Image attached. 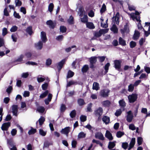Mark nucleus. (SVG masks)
Wrapping results in <instances>:
<instances>
[{
	"label": "nucleus",
	"mask_w": 150,
	"mask_h": 150,
	"mask_svg": "<svg viewBox=\"0 0 150 150\" xmlns=\"http://www.w3.org/2000/svg\"><path fill=\"white\" fill-rule=\"evenodd\" d=\"M52 97V95L51 93H49L48 95L47 98L45 100V102L46 104L48 105L49 102L50 101Z\"/></svg>",
	"instance_id": "dca6fc26"
},
{
	"label": "nucleus",
	"mask_w": 150,
	"mask_h": 150,
	"mask_svg": "<svg viewBox=\"0 0 150 150\" xmlns=\"http://www.w3.org/2000/svg\"><path fill=\"white\" fill-rule=\"evenodd\" d=\"M12 110L13 115L17 116L18 112V105H13L12 106Z\"/></svg>",
	"instance_id": "9b49d317"
},
{
	"label": "nucleus",
	"mask_w": 150,
	"mask_h": 150,
	"mask_svg": "<svg viewBox=\"0 0 150 150\" xmlns=\"http://www.w3.org/2000/svg\"><path fill=\"white\" fill-rule=\"evenodd\" d=\"M121 61L119 60H116L114 61V67L117 70L120 69L121 67Z\"/></svg>",
	"instance_id": "0eeeda50"
},
{
	"label": "nucleus",
	"mask_w": 150,
	"mask_h": 150,
	"mask_svg": "<svg viewBox=\"0 0 150 150\" xmlns=\"http://www.w3.org/2000/svg\"><path fill=\"white\" fill-rule=\"evenodd\" d=\"M145 25L149 26L148 29V32L144 30V32L145 36H148L150 34V23L146 22L145 23Z\"/></svg>",
	"instance_id": "a211bd4d"
},
{
	"label": "nucleus",
	"mask_w": 150,
	"mask_h": 150,
	"mask_svg": "<svg viewBox=\"0 0 150 150\" xmlns=\"http://www.w3.org/2000/svg\"><path fill=\"white\" fill-rule=\"evenodd\" d=\"M142 138L141 137H139L137 139V143L139 145L142 144Z\"/></svg>",
	"instance_id": "e2e57ef3"
},
{
	"label": "nucleus",
	"mask_w": 150,
	"mask_h": 150,
	"mask_svg": "<svg viewBox=\"0 0 150 150\" xmlns=\"http://www.w3.org/2000/svg\"><path fill=\"white\" fill-rule=\"evenodd\" d=\"M29 75V73L28 72L23 73L21 75L22 77L24 78H27Z\"/></svg>",
	"instance_id": "774afa93"
},
{
	"label": "nucleus",
	"mask_w": 150,
	"mask_h": 150,
	"mask_svg": "<svg viewBox=\"0 0 150 150\" xmlns=\"http://www.w3.org/2000/svg\"><path fill=\"white\" fill-rule=\"evenodd\" d=\"M119 43L120 44L123 45H125L126 44L125 41L121 37L119 39Z\"/></svg>",
	"instance_id": "79ce46f5"
},
{
	"label": "nucleus",
	"mask_w": 150,
	"mask_h": 150,
	"mask_svg": "<svg viewBox=\"0 0 150 150\" xmlns=\"http://www.w3.org/2000/svg\"><path fill=\"white\" fill-rule=\"evenodd\" d=\"M81 22L85 23L88 21V16L86 15H84L83 18H81Z\"/></svg>",
	"instance_id": "c9c22d12"
},
{
	"label": "nucleus",
	"mask_w": 150,
	"mask_h": 150,
	"mask_svg": "<svg viewBox=\"0 0 150 150\" xmlns=\"http://www.w3.org/2000/svg\"><path fill=\"white\" fill-rule=\"evenodd\" d=\"M13 15L16 18L18 19H20L21 18V16L19 13H17L16 11H14Z\"/></svg>",
	"instance_id": "338daca9"
},
{
	"label": "nucleus",
	"mask_w": 150,
	"mask_h": 150,
	"mask_svg": "<svg viewBox=\"0 0 150 150\" xmlns=\"http://www.w3.org/2000/svg\"><path fill=\"white\" fill-rule=\"evenodd\" d=\"M8 33L6 28H4L2 29V35L3 36L5 35Z\"/></svg>",
	"instance_id": "5fc2aeb1"
},
{
	"label": "nucleus",
	"mask_w": 150,
	"mask_h": 150,
	"mask_svg": "<svg viewBox=\"0 0 150 150\" xmlns=\"http://www.w3.org/2000/svg\"><path fill=\"white\" fill-rule=\"evenodd\" d=\"M52 60L50 59H48L46 61V65L47 66L50 65L52 63Z\"/></svg>",
	"instance_id": "6e6d98bb"
},
{
	"label": "nucleus",
	"mask_w": 150,
	"mask_h": 150,
	"mask_svg": "<svg viewBox=\"0 0 150 150\" xmlns=\"http://www.w3.org/2000/svg\"><path fill=\"white\" fill-rule=\"evenodd\" d=\"M119 103L120 105L121 108H124L126 106L125 103L123 99L120 100L119 101Z\"/></svg>",
	"instance_id": "cd10ccee"
},
{
	"label": "nucleus",
	"mask_w": 150,
	"mask_h": 150,
	"mask_svg": "<svg viewBox=\"0 0 150 150\" xmlns=\"http://www.w3.org/2000/svg\"><path fill=\"white\" fill-rule=\"evenodd\" d=\"M26 31L30 35H31L32 33V27H29L27 28Z\"/></svg>",
	"instance_id": "49530a36"
},
{
	"label": "nucleus",
	"mask_w": 150,
	"mask_h": 150,
	"mask_svg": "<svg viewBox=\"0 0 150 150\" xmlns=\"http://www.w3.org/2000/svg\"><path fill=\"white\" fill-rule=\"evenodd\" d=\"M137 98V95L136 93L132 94V103L136 101Z\"/></svg>",
	"instance_id": "c85d7f7f"
},
{
	"label": "nucleus",
	"mask_w": 150,
	"mask_h": 150,
	"mask_svg": "<svg viewBox=\"0 0 150 150\" xmlns=\"http://www.w3.org/2000/svg\"><path fill=\"white\" fill-rule=\"evenodd\" d=\"M11 123L7 122L4 123L1 127V129L3 131H6L8 130V127L10 126Z\"/></svg>",
	"instance_id": "20e7f679"
},
{
	"label": "nucleus",
	"mask_w": 150,
	"mask_h": 150,
	"mask_svg": "<svg viewBox=\"0 0 150 150\" xmlns=\"http://www.w3.org/2000/svg\"><path fill=\"white\" fill-rule=\"evenodd\" d=\"M86 134L83 132H81L79 133L78 135V138H84L86 136Z\"/></svg>",
	"instance_id": "e433bc0d"
},
{
	"label": "nucleus",
	"mask_w": 150,
	"mask_h": 150,
	"mask_svg": "<svg viewBox=\"0 0 150 150\" xmlns=\"http://www.w3.org/2000/svg\"><path fill=\"white\" fill-rule=\"evenodd\" d=\"M110 91L108 89H104L101 90L100 92V95L103 97H106L108 96V93Z\"/></svg>",
	"instance_id": "7ed1b4c3"
},
{
	"label": "nucleus",
	"mask_w": 150,
	"mask_h": 150,
	"mask_svg": "<svg viewBox=\"0 0 150 150\" xmlns=\"http://www.w3.org/2000/svg\"><path fill=\"white\" fill-rule=\"evenodd\" d=\"M41 38L43 42H45L47 41L46 36V34L44 32H41Z\"/></svg>",
	"instance_id": "f8f14e48"
},
{
	"label": "nucleus",
	"mask_w": 150,
	"mask_h": 150,
	"mask_svg": "<svg viewBox=\"0 0 150 150\" xmlns=\"http://www.w3.org/2000/svg\"><path fill=\"white\" fill-rule=\"evenodd\" d=\"M76 111L75 110H72L70 113V117L73 118L75 117L76 115Z\"/></svg>",
	"instance_id": "37998d69"
},
{
	"label": "nucleus",
	"mask_w": 150,
	"mask_h": 150,
	"mask_svg": "<svg viewBox=\"0 0 150 150\" xmlns=\"http://www.w3.org/2000/svg\"><path fill=\"white\" fill-rule=\"evenodd\" d=\"M18 29V27L15 25L13 26L11 28L10 31L12 32H15Z\"/></svg>",
	"instance_id": "3c124183"
},
{
	"label": "nucleus",
	"mask_w": 150,
	"mask_h": 150,
	"mask_svg": "<svg viewBox=\"0 0 150 150\" xmlns=\"http://www.w3.org/2000/svg\"><path fill=\"white\" fill-rule=\"evenodd\" d=\"M60 31L62 33L65 32L66 31V28L64 26H61L60 27Z\"/></svg>",
	"instance_id": "864d4df0"
},
{
	"label": "nucleus",
	"mask_w": 150,
	"mask_h": 150,
	"mask_svg": "<svg viewBox=\"0 0 150 150\" xmlns=\"http://www.w3.org/2000/svg\"><path fill=\"white\" fill-rule=\"evenodd\" d=\"M35 48L37 50H41L43 46V43L41 41H39L38 42L35 44Z\"/></svg>",
	"instance_id": "6e6552de"
},
{
	"label": "nucleus",
	"mask_w": 150,
	"mask_h": 150,
	"mask_svg": "<svg viewBox=\"0 0 150 150\" xmlns=\"http://www.w3.org/2000/svg\"><path fill=\"white\" fill-rule=\"evenodd\" d=\"M110 30L114 33H117L118 32V29L116 26L115 24L113 25L112 27L111 28Z\"/></svg>",
	"instance_id": "5701e85b"
},
{
	"label": "nucleus",
	"mask_w": 150,
	"mask_h": 150,
	"mask_svg": "<svg viewBox=\"0 0 150 150\" xmlns=\"http://www.w3.org/2000/svg\"><path fill=\"white\" fill-rule=\"evenodd\" d=\"M80 119L81 121L84 122L86 120V117L85 116L82 115L81 116Z\"/></svg>",
	"instance_id": "69168bd1"
},
{
	"label": "nucleus",
	"mask_w": 150,
	"mask_h": 150,
	"mask_svg": "<svg viewBox=\"0 0 150 150\" xmlns=\"http://www.w3.org/2000/svg\"><path fill=\"white\" fill-rule=\"evenodd\" d=\"M95 114L97 116L100 117L103 112V109L102 108L99 107L95 111Z\"/></svg>",
	"instance_id": "423d86ee"
},
{
	"label": "nucleus",
	"mask_w": 150,
	"mask_h": 150,
	"mask_svg": "<svg viewBox=\"0 0 150 150\" xmlns=\"http://www.w3.org/2000/svg\"><path fill=\"white\" fill-rule=\"evenodd\" d=\"M77 84V82H75L73 81H71L69 82L67 85V87H68L70 86H71L73 85H76Z\"/></svg>",
	"instance_id": "c756f323"
},
{
	"label": "nucleus",
	"mask_w": 150,
	"mask_h": 150,
	"mask_svg": "<svg viewBox=\"0 0 150 150\" xmlns=\"http://www.w3.org/2000/svg\"><path fill=\"white\" fill-rule=\"evenodd\" d=\"M97 57H93L90 58V64H94L97 61Z\"/></svg>",
	"instance_id": "393cba45"
},
{
	"label": "nucleus",
	"mask_w": 150,
	"mask_h": 150,
	"mask_svg": "<svg viewBox=\"0 0 150 150\" xmlns=\"http://www.w3.org/2000/svg\"><path fill=\"white\" fill-rule=\"evenodd\" d=\"M95 137L96 138H98L101 140H104V137L102 134L100 132H97L95 134Z\"/></svg>",
	"instance_id": "1a4fd4ad"
},
{
	"label": "nucleus",
	"mask_w": 150,
	"mask_h": 150,
	"mask_svg": "<svg viewBox=\"0 0 150 150\" xmlns=\"http://www.w3.org/2000/svg\"><path fill=\"white\" fill-rule=\"evenodd\" d=\"M105 136L110 140H112L113 139V137L111 134L108 130L106 131Z\"/></svg>",
	"instance_id": "2eb2a0df"
},
{
	"label": "nucleus",
	"mask_w": 150,
	"mask_h": 150,
	"mask_svg": "<svg viewBox=\"0 0 150 150\" xmlns=\"http://www.w3.org/2000/svg\"><path fill=\"white\" fill-rule=\"evenodd\" d=\"M88 66L87 65H85L83 66L82 69V71L83 72H86L88 70Z\"/></svg>",
	"instance_id": "ea45409f"
},
{
	"label": "nucleus",
	"mask_w": 150,
	"mask_h": 150,
	"mask_svg": "<svg viewBox=\"0 0 150 150\" xmlns=\"http://www.w3.org/2000/svg\"><path fill=\"white\" fill-rule=\"evenodd\" d=\"M121 33L123 34L125 32L128 33L129 32V29L128 23H126V25L124 26V30L121 29Z\"/></svg>",
	"instance_id": "4468645a"
},
{
	"label": "nucleus",
	"mask_w": 150,
	"mask_h": 150,
	"mask_svg": "<svg viewBox=\"0 0 150 150\" xmlns=\"http://www.w3.org/2000/svg\"><path fill=\"white\" fill-rule=\"evenodd\" d=\"M124 134V132L121 131H119L117 132L116 136L118 138H120Z\"/></svg>",
	"instance_id": "c03bdc74"
},
{
	"label": "nucleus",
	"mask_w": 150,
	"mask_h": 150,
	"mask_svg": "<svg viewBox=\"0 0 150 150\" xmlns=\"http://www.w3.org/2000/svg\"><path fill=\"white\" fill-rule=\"evenodd\" d=\"M68 22L70 24H72L74 23V18L72 16H70L68 20Z\"/></svg>",
	"instance_id": "a19ab883"
},
{
	"label": "nucleus",
	"mask_w": 150,
	"mask_h": 150,
	"mask_svg": "<svg viewBox=\"0 0 150 150\" xmlns=\"http://www.w3.org/2000/svg\"><path fill=\"white\" fill-rule=\"evenodd\" d=\"M45 121V118L44 117L41 116L38 120V122L40 125L41 126Z\"/></svg>",
	"instance_id": "2f4dec72"
},
{
	"label": "nucleus",
	"mask_w": 150,
	"mask_h": 150,
	"mask_svg": "<svg viewBox=\"0 0 150 150\" xmlns=\"http://www.w3.org/2000/svg\"><path fill=\"white\" fill-rule=\"evenodd\" d=\"M106 10V6L104 4H103L102 6V8L100 10V12L102 13L105 11Z\"/></svg>",
	"instance_id": "a18cd8bd"
},
{
	"label": "nucleus",
	"mask_w": 150,
	"mask_h": 150,
	"mask_svg": "<svg viewBox=\"0 0 150 150\" xmlns=\"http://www.w3.org/2000/svg\"><path fill=\"white\" fill-rule=\"evenodd\" d=\"M140 33L137 30H135L133 36V39L134 40H137L139 38Z\"/></svg>",
	"instance_id": "9d476101"
},
{
	"label": "nucleus",
	"mask_w": 150,
	"mask_h": 150,
	"mask_svg": "<svg viewBox=\"0 0 150 150\" xmlns=\"http://www.w3.org/2000/svg\"><path fill=\"white\" fill-rule=\"evenodd\" d=\"M139 13L137 11H134L132 12V19L134 21H136L137 23V26L138 29L141 30L143 28L141 24V21L140 20V17L139 16Z\"/></svg>",
	"instance_id": "f257e3e1"
},
{
	"label": "nucleus",
	"mask_w": 150,
	"mask_h": 150,
	"mask_svg": "<svg viewBox=\"0 0 150 150\" xmlns=\"http://www.w3.org/2000/svg\"><path fill=\"white\" fill-rule=\"evenodd\" d=\"M54 7V5L52 3H50L48 7V10L51 13Z\"/></svg>",
	"instance_id": "bb28decb"
},
{
	"label": "nucleus",
	"mask_w": 150,
	"mask_h": 150,
	"mask_svg": "<svg viewBox=\"0 0 150 150\" xmlns=\"http://www.w3.org/2000/svg\"><path fill=\"white\" fill-rule=\"evenodd\" d=\"M115 143L114 142H110L109 143L108 148L109 149H111L113 148L115 146Z\"/></svg>",
	"instance_id": "a878e982"
},
{
	"label": "nucleus",
	"mask_w": 150,
	"mask_h": 150,
	"mask_svg": "<svg viewBox=\"0 0 150 150\" xmlns=\"http://www.w3.org/2000/svg\"><path fill=\"white\" fill-rule=\"evenodd\" d=\"M49 93V91L48 90H47L41 94L40 95V98H43L45 97H46L47 95Z\"/></svg>",
	"instance_id": "7c9ffc66"
},
{
	"label": "nucleus",
	"mask_w": 150,
	"mask_h": 150,
	"mask_svg": "<svg viewBox=\"0 0 150 150\" xmlns=\"http://www.w3.org/2000/svg\"><path fill=\"white\" fill-rule=\"evenodd\" d=\"M122 111L120 109H118L116 110L115 113V115L117 116H120L122 113Z\"/></svg>",
	"instance_id": "de8ad7c7"
},
{
	"label": "nucleus",
	"mask_w": 150,
	"mask_h": 150,
	"mask_svg": "<svg viewBox=\"0 0 150 150\" xmlns=\"http://www.w3.org/2000/svg\"><path fill=\"white\" fill-rule=\"evenodd\" d=\"M70 128L69 127H66L62 129L61 131V132L63 134H65L67 137L68 136V133L70 132Z\"/></svg>",
	"instance_id": "39448f33"
},
{
	"label": "nucleus",
	"mask_w": 150,
	"mask_h": 150,
	"mask_svg": "<svg viewBox=\"0 0 150 150\" xmlns=\"http://www.w3.org/2000/svg\"><path fill=\"white\" fill-rule=\"evenodd\" d=\"M110 66V64L109 63H107L105 65L104 67V69L105 70V73L108 72V68Z\"/></svg>",
	"instance_id": "09e8293b"
},
{
	"label": "nucleus",
	"mask_w": 150,
	"mask_h": 150,
	"mask_svg": "<svg viewBox=\"0 0 150 150\" xmlns=\"http://www.w3.org/2000/svg\"><path fill=\"white\" fill-rule=\"evenodd\" d=\"M128 146V144L126 142L123 143L122 144V147L124 149H126Z\"/></svg>",
	"instance_id": "680f3d73"
},
{
	"label": "nucleus",
	"mask_w": 150,
	"mask_h": 150,
	"mask_svg": "<svg viewBox=\"0 0 150 150\" xmlns=\"http://www.w3.org/2000/svg\"><path fill=\"white\" fill-rule=\"evenodd\" d=\"M100 32L102 34H105L108 32V29H103L100 30Z\"/></svg>",
	"instance_id": "0e129e2a"
},
{
	"label": "nucleus",
	"mask_w": 150,
	"mask_h": 150,
	"mask_svg": "<svg viewBox=\"0 0 150 150\" xmlns=\"http://www.w3.org/2000/svg\"><path fill=\"white\" fill-rule=\"evenodd\" d=\"M86 25L88 28L90 29H93L95 28V26L91 22L86 23Z\"/></svg>",
	"instance_id": "4be33fe9"
},
{
	"label": "nucleus",
	"mask_w": 150,
	"mask_h": 150,
	"mask_svg": "<svg viewBox=\"0 0 150 150\" xmlns=\"http://www.w3.org/2000/svg\"><path fill=\"white\" fill-rule=\"evenodd\" d=\"M78 103L80 106L82 105L85 104L83 100L81 98H80L78 99Z\"/></svg>",
	"instance_id": "72a5a7b5"
},
{
	"label": "nucleus",
	"mask_w": 150,
	"mask_h": 150,
	"mask_svg": "<svg viewBox=\"0 0 150 150\" xmlns=\"http://www.w3.org/2000/svg\"><path fill=\"white\" fill-rule=\"evenodd\" d=\"M127 113V120L128 122H131V111H129Z\"/></svg>",
	"instance_id": "412c9836"
},
{
	"label": "nucleus",
	"mask_w": 150,
	"mask_h": 150,
	"mask_svg": "<svg viewBox=\"0 0 150 150\" xmlns=\"http://www.w3.org/2000/svg\"><path fill=\"white\" fill-rule=\"evenodd\" d=\"M48 86V84L47 83H45L43 84L42 86V89L44 90H46L47 89Z\"/></svg>",
	"instance_id": "4d7b16f0"
},
{
	"label": "nucleus",
	"mask_w": 150,
	"mask_h": 150,
	"mask_svg": "<svg viewBox=\"0 0 150 150\" xmlns=\"http://www.w3.org/2000/svg\"><path fill=\"white\" fill-rule=\"evenodd\" d=\"M138 109V107H137L135 109V110L133 112V114H132V118L134 117H136L137 113V111Z\"/></svg>",
	"instance_id": "bf43d9fd"
},
{
	"label": "nucleus",
	"mask_w": 150,
	"mask_h": 150,
	"mask_svg": "<svg viewBox=\"0 0 150 150\" xmlns=\"http://www.w3.org/2000/svg\"><path fill=\"white\" fill-rule=\"evenodd\" d=\"M120 14L118 12H117L115 16L112 18V20L115 23L118 24L119 22Z\"/></svg>",
	"instance_id": "f03ea898"
},
{
	"label": "nucleus",
	"mask_w": 150,
	"mask_h": 150,
	"mask_svg": "<svg viewBox=\"0 0 150 150\" xmlns=\"http://www.w3.org/2000/svg\"><path fill=\"white\" fill-rule=\"evenodd\" d=\"M74 73L73 72L69 70L68 73L67 78H70L72 77L74 75Z\"/></svg>",
	"instance_id": "4c0bfd02"
},
{
	"label": "nucleus",
	"mask_w": 150,
	"mask_h": 150,
	"mask_svg": "<svg viewBox=\"0 0 150 150\" xmlns=\"http://www.w3.org/2000/svg\"><path fill=\"white\" fill-rule=\"evenodd\" d=\"M108 20V19H107L106 21V23H103V22H101V26L104 28H106L108 27V24H107V21Z\"/></svg>",
	"instance_id": "603ef678"
},
{
	"label": "nucleus",
	"mask_w": 150,
	"mask_h": 150,
	"mask_svg": "<svg viewBox=\"0 0 150 150\" xmlns=\"http://www.w3.org/2000/svg\"><path fill=\"white\" fill-rule=\"evenodd\" d=\"M16 6H21L22 3L21 1L19 0H16L15 1Z\"/></svg>",
	"instance_id": "13d9d810"
},
{
	"label": "nucleus",
	"mask_w": 150,
	"mask_h": 150,
	"mask_svg": "<svg viewBox=\"0 0 150 150\" xmlns=\"http://www.w3.org/2000/svg\"><path fill=\"white\" fill-rule=\"evenodd\" d=\"M46 24L50 26V27L52 28L55 27L56 23L53 22L52 20L47 21L46 22Z\"/></svg>",
	"instance_id": "ddd939ff"
},
{
	"label": "nucleus",
	"mask_w": 150,
	"mask_h": 150,
	"mask_svg": "<svg viewBox=\"0 0 150 150\" xmlns=\"http://www.w3.org/2000/svg\"><path fill=\"white\" fill-rule=\"evenodd\" d=\"M36 132V129H34L32 128L28 132L29 135L33 134Z\"/></svg>",
	"instance_id": "473e14b6"
},
{
	"label": "nucleus",
	"mask_w": 150,
	"mask_h": 150,
	"mask_svg": "<svg viewBox=\"0 0 150 150\" xmlns=\"http://www.w3.org/2000/svg\"><path fill=\"white\" fill-rule=\"evenodd\" d=\"M92 104L90 103L89 104L87 108V111L91 112L92 111V110L91 109V107H92Z\"/></svg>",
	"instance_id": "8fccbe9b"
},
{
	"label": "nucleus",
	"mask_w": 150,
	"mask_h": 150,
	"mask_svg": "<svg viewBox=\"0 0 150 150\" xmlns=\"http://www.w3.org/2000/svg\"><path fill=\"white\" fill-rule=\"evenodd\" d=\"M102 120L106 124H108L109 122L110 118L108 117L105 116L103 117Z\"/></svg>",
	"instance_id": "aec40b11"
},
{
	"label": "nucleus",
	"mask_w": 150,
	"mask_h": 150,
	"mask_svg": "<svg viewBox=\"0 0 150 150\" xmlns=\"http://www.w3.org/2000/svg\"><path fill=\"white\" fill-rule=\"evenodd\" d=\"M92 88L93 90H95L96 91L99 90L100 87L99 83L96 82H94L93 84Z\"/></svg>",
	"instance_id": "6ab92c4d"
},
{
	"label": "nucleus",
	"mask_w": 150,
	"mask_h": 150,
	"mask_svg": "<svg viewBox=\"0 0 150 150\" xmlns=\"http://www.w3.org/2000/svg\"><path fill=\"white\" fill-rule=\"evenodd\" d=\"M39 133L42 136H45L47 132L44 131L42 129H40L39 131Z\"/></svg>",
	"instance_id": "f704fd0d"
},
{
	"label": "nucleus",
	"mask_w": 150,
	"mask_h": 150,
	"mask_svg": "<svg viewBox=\"0 0 150 150\" xmlns=\"http://www.w3.org/2000/svg\"><path fill=\"white\" fill-rule=\"evenodd\" d=\"M65 62V60L64 59L61 61L58 64L57 68H58L59 71H60Z\"/></svg>",
	"instance_id": "f3484780"
},
{
	"label": "nucleus",
	"mask_w": 150,
	"mask_h": 150,
	"mask_svg": "<svg viewBox=\"0 0 150 150\" xmlns=\"http://www.w3.org/2000/svg\"><path fill=\"white\" fill-rule=\"evenodd\" d=\"M110 102L108 100H106L103 101L102 104L105 107H108L110 105Z\"/></svg>",
	"instance_id": "b1692460"
},
{
	"label": "nucleus",
	"mask_w": 150,
	"mask_h": 150,
	"mask_svg": "<svg viewBox=\"0 0 150 150\" xmlns=\"http://www.w3.org/2000/svg\"><path fill=\"white\" fill-rule=\"evenodd\" d=\"M44 108L42 106L38 107L37 109V110L40 112L43 113L45 111Z\"/></svg>",
	"instance_id": "58836bf2"
},
{
	"label": "nucleus",
	"mask_w": 150,
	"mask_h": 150,
	"mask_svg": "<svg viewBox=\"0 0 150 150\" xmlns=\"http://www.w3.org/2000/svg\"><path fill=\"white\" fill-rule=\"evenodd\" d=\"M24 55L23 54H21L19 57L16 60V62H20L22 61L24 57Z\"/></svg>",
	"instance_id": "052dcab7"
}]
</instances>
